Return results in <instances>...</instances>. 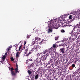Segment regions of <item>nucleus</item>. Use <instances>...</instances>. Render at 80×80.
<instances>
[{
    "label": "nucleus",
    "instance_id": "16",
    "mask_svg": "<svg viewBox=\"0 0 80 80\" xmlns=\"http://www.w3.org/2000/svg\"><path fill=\"white\" fill-rule=\"evenodd\" d=\"M40 63H41V64H43V63H44V60L41 59V62H40Z\"/></svg>",
    "mask_w": 80,
    "mask_h": 80
},
{
    "label": "nucleus",
    "instance_id": "30",
    "mask_svg": "<svg viewBox=\"0 0 80 80\" xmlns=\"http://www.w3.org/2000/svg\"><path fill=\"white\" fill-rule=\"evenodd\" d=\"M61 32L62 33H65V30L62 29L61 30Z\"/></svg>",
    "mask_w": 80,
    "mask_h": 80
},
{
    "label": "nucleus",
    "instance_id": "15",
    "mask_svg": "<svg viewBox=\"0 0 80 80\" xmlns=\"http://www.w3.org/2000/svg\"><path fill=\"white\" fill-rule=\"evenodd\" d=\"M32 53H33V51H32L31 50L29 51L28 53V54L27 55H26V56H29V55H30V54Z\"/></svg>",
    "mask_w": 80,
    "mask_h": 80
},
{
    "label": "nucleus",
    "instance_id": "25",
    "mask_svg": "<svg viewBox=\"0 0 80 80\" xmlns=\"http://www.w3.org/2000/svg\"><path fill=\"white\" fill-rule=\"evenodd\" d=\"M56 46H57L56 45L54 44L53 45L52 47H53V48H56Z\"/></svg>",
    "mask_w": 80,
    "mask_h": 80
},
{
    "label": "nucleus",
    "instance_id": "41",
    "mask_svg": "<svg viewBox=\"0 0 80 80\" xmlns=\"http://www.w3.org/2000/svg\"><path fill=\"white\" fill-rule=\"evenodd\" d=\"M37 73H38V71H36V72H35V74H37Z\"/></svg>",
    "mask_w": 80,
    "mask_h": 80
},
{
    "label": "nucleus",
    "instance_id": "31",
    "mask_svg": "<svg viewBox=\"0 0 80 80\" xmlns=\"http://www.w3.org/2000/svg\"><path fill=\"white\" fill-rule=\"evenodd\" d=\"M59 59V58L57 57L55 58H54V60H58Z\"/></svg>",
    "mask_w": 80,
    "mask_h": 80
},
{
    "label": "nucleus",
    "instance_id": "12",
    "mask_svg": "<svg viewBox=\"0 0 80 80\" xmlns=\"http://www.w3.org/2000/svg\"><path fill=\"white\" fill-rule=\"evenodd\" d=\"M28 62L29 63H32V62H33V60L32 59H31L28 60Z\"/></svg>",
    "mask_w": 80,
    "mask_h": 80
},
{
    "label": "nucleus",
    "instance_id": "38",
    "mask_svg": "<svg viewBox=\"0 0 80 80\" xmlns=\"http://www.w3.org/2000/svg\"><path fill=\"white\" fill-rule=\"evenodd\" d=\"M22 45H21V46H20L19 49H21V48H22Z\"/></svg>",
    "mask_w": 80,
    "mask_h": 80
},
{
    "label": "nucleus",
    "instance_id": "29",
    "mask_svg": "<svg viewBox=\"0 0 80 80\" xmlns=\"http://www.w3.org/2000/svg\"><path fill=\"white\" fill-rule=\"evenodd\" d=\"M36 69H37V68H34V69L32 70V72H35V71H36V70H35Z\"/></svg>",
    "mask_w": 80,
    "mask_h": 80
},
{
    "label": "nucleus",
    "instance_id": "4",
    "mask_svg": "<svg viewBox=\"0 0 80 80\" xmlns=\"http://www.w3.org/2000/svg\"><path fill=\"white\" fill-rule=\"evenodd\" d=\"M62 26L63 27H71V26H72V25H70V22H64Z\"/></svg>",
    "mask_w": 80,
    "mask_h": 80
},
{
    "label": "nucleus",
    "instance_id": "18",
    "mask_svg": "<svg viewBox=\"0 0 80 80\" xmlns=\"http://www.w3.org/2000/svg\"><path fill=\"white\" fill-rule=\"evenodd\" d=\"M16 67H17V68H16L15 69V70H16V71H18V64H17V63H16Z\"/></svg>",
    "mask_w": 80,
    "mask_h": 80
},
{
    "label": "nucleus",
    "instance_id": "7",
    "mask_svg": "<svg viewBox=\"0 0 80 80\" xmlns=\"http://www.w3.org/2000/svg\"><path fill=\"white\" fill-rule=\"evenodd\" d=\"M56 63L57 65H61L62 64V60L61 58L59 59L58 60H57Z\"/></svg>",
    "mask_w": 80,
    "mask_h": 80
},
{
    "label": "nucleus",
    "instance_id": "54",
    "mask_svg": "<svg viewBox=\"0 0 80 80\" xmlns=\"http://www.w3.org/2000/svg\"><path fill=\"white\" fill-rule=\"evenodd\" d=\"M32 80H33V79H32Z\"/></svg>",
    "mask_w": 80,
    "mask_h": 80
},
{
    "label": "nucleus",
    "instance_id": "52",
    "mask_svg": "<svg viewBox=\"0 0 80 80\" xmlns=\"http://www.w3.org/2000/svg\"><path fill=\"white\" fill-rule=\"evenodd\" d=\"M57 22V21H55V22Z\"/></svg>",
    "mask_w": 80,
    "mask_h": 80
},
{
    "label": "nucleus",
    "instance_id": "45",
    "mask_svg": "<svg viewBox=\"0 0 80 80\" xmlns=\"http://www.w3.org/2000/svg\"><path fill=\"white\" fill-rule=\"evenodd\" d=\"M20 49H19L18 51V52H20Z\"/></svg>",
    "mask_w": 80,
    "mask_h": 80
},
{
    "label": "nucleus",
    "instance_id": "44",
    "mask_svg": "<svg viewBox=\"0 0 80 80\" xmlns=\"http://www.w3.org/2000/svg\"><path fill=\"white\" fill-rule=\"evenodd\" d=\"M7 55V52H6L5 53V55Z\"/></svg>",
    "mask_w": 80,
    "mask_h": 80
},
{
    "label": "nucleus",
    "instance_id": "10",
    "mask_svg": "<svg viewBox=\"0 0 80 80\" xmlns=\"http://www.w3.org/2000/svg\"><path fill=\"white\" fill-rule=\"evenodd\" d=\"M38 45V43L36 44V45L34 46V49H37L39 48V46Z\"/></svg>",
    "mask_w": 80,
    "mask_h": 80
},
{
    "label": "nucleus",
    "instance_id": "48",
    "mask_svg": "<svg viewBox=\"0 0 80 80\" xmlns=\"http://www.w3.org/2000/svg\"><path fill=\"white\" fill-rule=\"evenodd\" d=\"M21 42H22V41H21L20 42H19V43H21Z\"/></svg>",
    "mask_w": 80,
    "mask_h": 80
},
{
    "label": "nucleus",
    "instance_id": "47",
    "mask_svg": "<svg viewBox=\"0 0 80 80\" xmlns=\"http://www.w3.org/2000/svg\"><path fill=\"white\" fill-rule=\"evenodd\" d=\"M18 45H17L16 46L15 45H14V46H15V47H16V46H18Z\"/></svg>",
    "mask_w": 80,
    "mask_h": 80
},
{
    "label": "nucleus",
    "instance_id": "2",
    "mask_svg": "<svg viewBox=\"0 0 80 80\" xmlns=\"http://www.w3.org/2000/svg\"><path fill=\"white\" fill-rule=\"evenodd\" d=\"M50 26H48L49 28L48 30V33H52L53 32V29L54 28L55 29H58L60 27V25L56 24L53 23V22L50 23Z\"/></svg>",
    "mask_w": 80,
    "mask_h": 80
},
{
    "label": "nucleus",
    "instance_id": "53",
    "mask_svg": "<svg viewBox=\"0 0 80 80\" xmlns=\"http://www.w3.org/2000/svg\"><path fill=\"white\" fill-rule=\"evenodd\" d=\"M55 55H56V54H55Z\"/></svg>",
    "mask_w": 80,
    "mask_h": 80
},
{
    "label": "nucleus",
    "instance_id": "20",
    "mask_svg": "<svg viewBox=\"0 0 80 80\" xmlns=\"http://www.w3.org/2000/svg\"><path fill=\"white\" fill-rule=\"evenodd\" d=\"M37 43V42L35 41H33L32 42L33 45H35H35H37V44H38V43Z\"/></svg>",
    "mask_w": 80,
    "mask_h": 80
},
{
    "label": "nucleus",
    "instance_id": "13",
    "mask_svg": "<svg viewBox=\"0 0 80 80\" xmlns=\"http://www.w3.org/2000/svg\"><path fill=\"white\" fill-rule=\"evenodd\" d=\"M38 77H39V75L38 74H37L35 76V80H37L38 78Z\"/></svg>",
    "mask_w": 80,
    "mask_h": 80
},
{
    "label": "nucleus",
    "instance_id": "27",
    "mask_svg": "<svg viewBox=\"0 0 80 80\" xmlns=\"http://www.w3.org/2000/svg\"><path fill=\"white\" fill-rule=\"evenodd\" d=\"M72 17H73L72 15H70L69 17V19H72Z\"/></svg>",
    "mask_w": 80,
    "mask_h": 80
},
{
    "label": "nucleus",
    "instance_id": "6",
    "mask_svg": "<svg viewBox=\"0 0 80 80\" xmlns=\"http://www.w3.org/2000/svg\"><path fill=\"white\" fill-rule=\"evenodd\" d=\"M15 70V71H12V72H11V73L12 76V77H14V76H16L17 75V73H18H18L19 72L18 71H16V70Z\"/></svg>",
    "mask_w": 80,
    "mask_h": 80
},
{
    "label": "nucleus",
    "instance_id": "26",
    "mask_svg": "<svg viewBox=\"0 0 80 80\" xmlns=\"http://www.w3.org/2000/svg\"><path fill=\"white\" fill-rule=\"evenodd\" d=\"M5 58H6V56L5 55H4L2 57V60H5Z\"/></svg>",
    "mask_w": 80,
    "mask_h": 80
},
{
    "label": "nucleus",
    "instance_id": "22",
    "mask_svg": "<svg viewBox=\"0 0 80 80\" xmlns=\"http://www.w3.org/2000/svg\"><path fill=\"white\" fill-rule=\"evenodd\" d=\"M28 73L29 75H31V73H32V71L30 70H28Z\"/></svg>",
    "mask_w": 80,
    "mask_h": 80
},
{
    "label": "nucleus",
    "instance_id": "14",
    "mask_svg": "<svg viewBox=\"0 0 80 80\" xmlns=\"http://www.w3.org/2000/svg\"><path fill=\"white\" fill-rule=\"evenodd\" d=\"M61 44H60L59 46H60V47L63 46V44H64V41H61Z\"/></svg>",
    "mask_w": 80,
    "mask_h": 80
},
{
    "label": "nucleus",
    "instance_id": "5",
    "mask_svg": "<svg viewBox=\"0 0 80 80\" xmlns=\"http://www.w3.org/2000/svg\"><path fill=\"white\" fill-rule=\"evenodd\" d=\"M76 28H80V24H78L76 25L75 26H72L71 28L72 29H73L72 32L74 30H75V29H76Z\"/></svg>",
    "mask_w": 80,
    "mask_h": 80
},
{
    "label": "nucleus",
    "instance_id": "43",
    "mask_svg": "<svg viewBox=\"0 0 80 80\" xmlns=\"http://www.w3.org/2000/svg\"><path fill=\"white\" fill-rule=\"evenodd\" d=\"M61 18V19H63V17H60V18Z\"/></svg>",
    "mask_w": 80,
    "mask_h": 80
},
{
    "label": "nucleus",
    "instance_id": "39",
    "mask_svg": "<svg viewBox=\"0 0 80 80\" xmlns=\"http://www.w3.org/2000/svg\"><path fill=\"white\" fill-rule=\"evenodd\" d=\"M27 38H30V36H27Z\"/></svg>",
    "mask_w": 80,
    "mask_h": 80
},
{
    "label": "nucleus",
    "instance_id": "40",
    "mask_svg": "<svg viewBox=\"0 0 80 80\" xmlns=\"http://www.w3.org/2000/svg\"><path fill=\"white\" fill-rule=\"evenodd\" d=\"M34 48H32V50H31V51H32V52H33V51H34Z\"/></svg>",
    "mask_w": 80,
    "mask_h": 80
},
{
    "label": "nucleus",
    "instance_id": "35",
    "mask_svg": "<svg viewBox=\"0 0 80 80\" xmlns=\"http://www.w3.org/2000/svg\"><path fill=\"white\" fill-rule=\"evenodd\" d=\"M58 37H56L55 39V40H58Z\"/></svg>",
    "mask_w": 80,
    "mask_h": 80
},
{
    "label": "nucleus",
    "instance_id": "49",
    "mask_svg": "<svg viewBox=\"0 0 80 80\" xmlns=\"http://www.w3.org/2000/svg\"><path fill=\"white\" fill-rule=\"evenodd\" d=\"M9 48H10V49L11 48H12V47H9Z\"/></svg>",
    "mask_w": 80,
    "mask_h": 80
},
{
    "label": "nucleus",
    "instance_id": "3",
    "mask_svg": "<svg viewBox=\"0 0 80 80\" xmlns=\"http://www.w3.org/2000/svg\"><path fill=\"white\" fill-rule=\"evenodd\" d=\"M72 31L71 32V37H72V40L73 41H74V39L76 38H77L78 34L80 33V28H76V29L73 31Z\"/></svg>",
    "mask_w": 80,
    "mask_h": 80
},
{
    "label": "nucleus",
    "instance_id": "17",
    "mask_svg": "<svg viewBox=\"0 0 80 80\" xmlns=\"http://www.w3.org/2000/svg\"><path fill=\"white\" fill-rule=\"evenodd\" d=\"M19 52H17V53H16V58H18V57H19Z\"/></svg>",
    "mask_w": 80,
    "mask_h": 80
},
{
    "label": "nucleus",
    "instance_id": "19",
    "mask_svg": "<svg viewBox=\"0 0 80 80\" xmlns=\"http://www.w3.org/2000/svg\"><path fill=\"white\" fill-rule=\"evenodd\" d=\"M28 48H27V49H26L25 51V54H26V55L28 54Z\"/></svg>",
    "mask_w": 80,
    "mask_h": 80
},
{
    "label": "nucleus",
    "instance_id": "21",
    "mask_svg": "<svg viewBox=\"0 0 80 80\" xmlns=\"http://www.w3.org/2000/svg\"><path fill=\"white\" fill-rule=\"evenodd\" d=\"M33 62H31V65H30V66L31 67H33V65H34V64L33 63Z\"/></svg>",
    "mask_w": 80,
    "mask_h": 80
},
{
    "label": "nucleus",
    "instance_id": "36",
    "mask_svg": "<svg viewBox=\"0 0 80 80\" xmlns=\"http://www.w3.org/2000/svg\"><path fill=\"white\" fill-rule=\"evenodd\" d=\"M25 46H24V47H23L22 48V50H24V49H25Z\"/></svg>",
    "mask_w": 80,
    "mask_h": 80
},
{
    "label": "nucleus",
    "instance_id": "50",
    "mask_svg": "<svg viewBox=\"0 0 80 80\" xmlns=\"http://www.w3.org/2000/svg\"><path fill=\"white\" fill-rule=\"evenodd\" d=\"M51 48H50V49H50V50H51V49H52Z\"/></svg>",
    "mask_w": 80,
    "mask_h": 80
},
{
    "label": "nucleus",
    "instance_id": "51",
    "mask_svg": "<svg viewBox=\"0 0 80 80\" xmlns=\"http://www.w3.org/2000/svg\"><path fill=\"white\" fill-rule=\"evenodd\" d=\"M26 63H27H27H28V62H27Z\"/></svg>",
    "mask_w": 80,
    "mask_h": 80
},
{
    "label": "nucleus",
    "instance_id": "37",
    "mask_svg": "<svg viewBox=\"0 0 80 80\" xmlns=\"http://www.w3.org/2000/svg\"><path fill=\"white\" fill-rule=\"evenodd\" d=\"M24 42V46H25V45L26 44V43H27V41H25Z\"/></svg>",
    "mask_w": 80,
    "mask_h": 80
},
{
    "label": "nucleus",
    "instance_id": "33",
    "mask_svg": "<svg viewBox=\"0 0 80 80\" xmlns=\"http://www.w3.org/2000/svg\"><path fill=\"white\" fill-rule=\"evenodd\" d=\"M72 67H73V68H74L75 67V65L74 64H73L72 65Z\"/></svg>",
    "mask_w": 80,
    "mask_h": 80
},
{
    "label": "nucleus",
    "instance_id": "8",
    "mask_svg": "<svg viewBox=\"0 0 80 80\" xmlns=\"http://www.w3.org/2000/svg\"><path fill=\"white\" fill-rule=\"evenodd\" d=\"M65 48H60L59 51L60 53H65Z\"/></svg>",
    "mask_w": 80,
    "mask_h": 80
},
{
    "label": "nucleus",
    "instance_id": "34",
    "mask_svg": "<svg viewBox=\"0 0 80 80\" xmlns=\"http://www.w3.org/2000/svg\"><path fill=\"white\" fill-rule=\"evenodd\" d=\"M40 53H38L36 55L37 56V57H39V56H40Z\"/></svg>",
    "mask_w": 80,
    "mask_h": 80
},
{
    "label": "nucleus",
    "instance_id": "42",
    "mask_svg": "<svg viewBox=\"0 0 80 80\" xmlns=\"http://www.w3.org/2000/svg\"><path fill=\"white\" fill-rule=\"evenodd\" d=\"M0 62L1 63H3V61H1Z\"/></svg>",
    "mask_w": 80,
    "mask_h": 80
},
{
    "label": "nucleus",
    "instance_id": "24",
    "mask_svg": "<svg viewBox=\"0 0 80 80\" xmlns=\"http://www.w3.org/2000/svg\"><path fill=\"white\" fill-rule=\"evenodd\" d=\"M11 70H10V71H11V72H13V70H14V69L12 67L11 68Z\"/></svg>",
    "mask_w": 80,
    "mask_h": 80
},
{
    "label": "nucleus",
    "instance_id": "23",
    "mask_svg": "<svg viewBox=\"0 0 80 80\" xmlns=\"http://www.w3.org/2000/svg\"><path fill=\"white\" fill-rule=\"evenodd\" d=\"M77 18L76 17H74L73 19H72V21H74V20H77Z\"/></svg>",
    "mask_w": 80,
    "mask_h": 80
},
{
    "label": "nucleus",
    "instance_id": "9",
    "mask_svg": "<svg viewBox=\"0 0 80 80\" xmlns=\"http://www.w3.org/2000/svg\"><path fill=\"white\" fill-rule=\"evenodd\" d=\"M41 58H36V60H35V62H36V63H40L41 62Z\"/></svg>",
    "mask_w": 80,
    "mask_h": 80
},
{
    "label": "nucleus",
    "instance_id": "11",
    "mask_svg": "<svg viewBox=\"0 0 80 80\" xmlns=\"http://www.w3.org/2000/svg\"><path fill=\"white\" fill-rule=\"evenodd\" d=\"M34 40L35 41L37 42H38L39 40H40V38H38V37H35V39Z\"/></svg>",
    "mask_w": 80,
    "mask_h": 80
},
{
    "label": "nucleus",
    "instance_id": "28",
    "mask_svg": "<svg viewBox=\"0 0 80 80\" xmlns=\"http://www.w3.org/2000/svg\"><path fill=\"white\" fill-rule=\"evenodd\" d=\"M7 49H8V51H7V52L8 53H9L8 52H9V50H10V48H9V47H8V48H7Z\"/></svg>",
    "mask_w": 80,
    "mask_h": 80
},
{
    "label": "nucleus",
    "instance_id": "32",
    "mask_svg": "<svg viewBox=\"0 0 80 80\" xmlns=\"http://www.w3.org/2000/svg\"><path fill=\"white\" fill-rule=\"evenodd\" d=\"M10 59L11 60V61H14V59L13 58H10Z\"/></svg>",
    "mask_w": 80,
    "mask_h": 80
},
{
    "label": "nucleus",
    "instance_id": "46",
    "mask_svg": "<svg viewBox=\"0 0 80 80\" xmlns=\"http://www.w3.org/2000/svg\"><path fill=\"white\" fill-rule=\"evenodd\" d=\"M17 48H16V51H17V52H18V50H17Z\"/></svg>",
    "mask_w": 80,
    "mask_h": 80
},
{
    "label": "nucleus",
    "instance_id": "1",
    "mask_svg": "<svg viewBox=\"0 0 80 80\" xmlns=\"http://www.w3.org/2000/svg\"><path fill=\"white\" fill-rule=\"evenodd\" d=\"M50 49H46L45 51H43V54L44 55L42 57V59L43 60H45L47 57V56H51V57H55L54 56H53V54L52 51H50Z\"/></svg>",
    "mask_w": 80,
    "mask_h": 80
}]
</instances>
